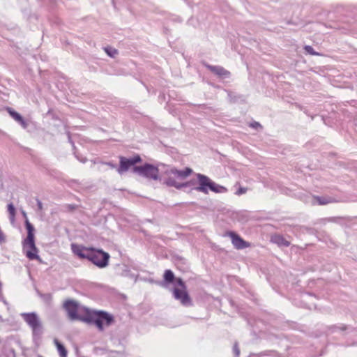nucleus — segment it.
Returning a JSON list of instances; mask_svg holds the SVG:
<instances>
[{"label": "nucleus", "mask_w": 357, "mask_h": 357, "mask_svg": "<svg viewBox=\"0 0 357 357\" xmlns=\"http://www.w3.org/2000/svg\"><path fill=\"white\" fill-rule=\"evenodd\" d=\"M192 172L193 170L190 167H185L183 170H178L175 167H172L167 169L164 173V183L176 189L191 185L194 190L206 195L208 194V190L215 193L227 192V188L215 183L209 177L202 174H197L196 178H192L188 182H183Z\"/></svg>", "instance_id": "obj_1"}, {"label": "nucleus", "mask_w": 357, "mask_h": 357, "mask_svg": "<svg viewBox=\"0 0 357 357\" xmlns=\"http://www.w3.org/2000/svg\"><path fill=\"white\" fill-rule=\"evenodd\" d=\"M83 321L93 324L99 331H102L105 327L110 326L114 322L112 314L104 311L86 310Z\"/></svg>", "instance_id": "obj_2"}, {"label": "nucleus", "mask_w": 357, "mask_h": 357, "mask_svg": "<svg viewBox=\"0 0 357 357\" xmlns=\"http://www.w3.org/2000/svg\"><path fill=\"white\" fill-rule=\"evenodd\" d=\"M132 172L148 178L158 180L159 178V169L157 167L151 164H144L142 166H135Z\"/></svg>", "instance_id": "obj_3"}, {"label": "nucleus", "mask_w": 357, "mask_h": 357, "mask_svg": "<svg viewBox=\"0 0 357 357\" xmlns=\"http://www.w3.org/2000/svg\"><path fill=\"white\" fill-rule=\"evenodd\" d=\"M109 259V255L108 253L92 248L88 260L99 268H104L107 266Z\"/></svg>", "instance_id": "obj_4"}, {"label": "nucleus", "mask_w": 357, "mask_h": 357, "mask_svg": "<svg viewBox=\"0 0 357 357\" xmlns=\"http://www.w3.org/2000/svg\"><path fill=\"white\" fill-rule=\"evenodd\" d=\"M23 252L29 260H40L38 255V250L35 244V238L24 239L22 242Z\"/></svg>", "instance_id": "obj_5"}, {"label": "nucleus", "mask_w": 357, "mask_h": 357, "mask_svg": "<svg viewBox=\"0 0 357 357\" xmlns=\"http://www.w3.org/2000/svg\"><path fill=\"white\" fill-rule=\"evenodd\" d=\"M142 162V158L139 155H135L131 158H127L123 156L119 157V167L118 172L122 174L127 172L131 167H135V165Z\"/></svg>", "instance_id": "obj_6"}, {"label": "nucleus", "mask_w": 357, "mask_h": 357, "mask_svg": "<svg viewBox=\"0 0 357 357\" xmlns=\"http://www.w3.org/2000/svg\"><path fill=\"white\" fill-rule=\"evenodd\" d=\"M24 320L31 328L33 335L41 333V324L35 313H24L22 314Z\"/></svg>", "instance_id": "obj_7"}, {"label": "nucleus", "mask_w": 357, "mask_h": 357, "mask_svg": "<svg viewBox=\"0 0 357 357\" xmlns=\"http://www.w3.org/2000/svg\"><path fill=\"white\" fill-rule=\"evenodd\" d=\"M64 307L67 310L71 319H79L83 321L84 316L79 314L81 307L79 304L74 301H66L64 303Z\"/></svg>", "instance_id": "obj_8"}, {"label": "nucleus", "mask_w": 357, "mask_h": 357, "mask_svg": "<svg viewBox=\"0 0 357 357\" xmlns=\"http://www.w3.org/2000/svg\"><path fill=\"white\" fill-rule=\"evenodd\" d=\"M71 250L73 253L79 259H88L90 252H91L92 248H87L82 245L72 243Z\"/></svg>", "instance_id": "obj_9"}, {"label": "nucleus", "mask_w": 357, "mask_h": 357, "mask_svg": "<svg viewBox=\"0 0 357 357\" xmlns=\"http://www.w3.org/2000/svg\"><path fill=\"white\" fill-rule=\"evenodd\" d=\"M227 235L231 238L232 244L238 250L250 246L248 242L245 241L240 236L233 231L228 232Z\"/></svg>", "instance_id": "obj_10"}, {"label": "nucleus", "mask_w": 357, "mask_h": 357, "mask_svg": "<svg viewBox=\"0 0 357 357\" xmlns=\"http://www.w3.org/2000/svg\"><path fill=\"white\" fill-rule=\"evenodd\" d=\"M271 241L277 244L278 246L288 247L290 245V241L287 240L282 235L273 234L271 237Z\"/></svg>", "instance_id": "obj_11"}, {"label": "nucleus", "mask_w": 357, "mask_h": 357, "mask_svg": "<svg viewBox=\"0 0 357 357\" xmlns=\"http://www.w3.org/2000/svg\"><path fill=\"white\" fill-rule=\"evenodd\" d=\"M174 296L181 301L183 305H189L191 303L188 291H174Z\"/></svg>", "instance_id": "obj_12"}, {"label": "nucleus", "mask_w": 357, "mask_h": 357, "mask_svg": "<svg viewBox=\"0 0 357 357\" xmlns=\"http://www.w3.org/2000/svg\"><path fill=\"white\" fill-rule=\"evenodd\" d=\"M54 344L56 346L60 357H67L68 351L66 350L64 345L61 343L58 339L54 340Z\"/></svg>", "instance_id": "obj_13"}, {"label": "nucleus", "mask_w": 357, "mask_h": 357, "mask_svg": "<svg viewBox=\"0 0 357 357\" xmlns=\"http://www.w3.org/2000/svg\"><path fill=\"white\" fill-rule=\"evenodd\" d=\"M7 112L9 113V114L17 122L21 123L24 127H26V123L22 116L17 113V112L14 111L10 107H8L6 109Z\"/></svg>", "instance_id": "obj_14"}, {"label": "nucleus", "mask_w": 357, "mask_h": 357, "mask_svg": "<svg viewBox=\"0 0 357 357\" xmlns=\"http://www.w3.org/2000/svg\"><path fill=\"white\" fill-rule=\"evenodd\" d=\"M208 68L211 72L220 76L227 75L229 74V73L222 67L208 66Z\"/></svg>", "instance_id": "obj_15"}, {"label": "nucleus", "mask_w": 357, "mask_h": 357, "mask_svg": "<svg viewBox=\"0 0 357 357\" xmlns=\"http://www.w3.org/2000/svg\"><path fill=\"white\" fill-rule=\"evenodd\" d=\"M25 225H26V229L27 230V236H26V239H33V238H35V236H34V227L29 222L28 219H26V221H25Z\"/></svg>", "instance_id": "obj_16"}, {"label": "nucleus", "mask_w": 357, "mask_h": 357, "mask_svg": "<svg viewBox=\"0 0 357 357\" xmlns=\"http://www.w3.org/2000/svg\"><path fill=\"white\" fill-rule=\"evenodd\" d=\"M163 279L166 283H174L175 280L174 273L171 270H165L163 275Z\"/></svg>", "instance_id": "obj_17"}, {"label": "nucleus", "mask_w": 357, "mask_h": 357, "mask_svg": "<svg viewBox=\"0 0 357 357\" xmlns=\"http://www.w3.org/2000/svg\"><path fill=\"white\" fill-rule=\"evenodd\" d=\"M314 199L316 200L319 205H326L333 202L332 198L326 197L314 196Z\"/></svg>", "instance_id": "obj_18"}, {"label": "nucleus", "mask_w": 357, "mask_h": 357, "mask_svg": "<svg viewBox=\"0 0 357 357\" xmlns=\"http://www.w3.org/2000/svg\"><path fill=\"white\" fill-rule=\"evenodd\" d=\"M105 51L111 57H114L118 54V52L116 49L110 47H105Z\"/></svg>", "instance_id": "obj_19"}, {"label": "nucleus", "mask_w": 357, "mask_h": 357, "mask_svg": "<svg viewBox=\"0 0 357 357\" xmlns=\"http://www.w3.org/2000/svg\"><path fill=\"white\" fill-rule=\"evenodd\" d=\"M305 50L307 53H308L310 55H320L318 52H316L314 49L310 46V45H305L304 47Z\"/></svg>", "instance_id": "obj_20"}, {"label": "nucleus", "mask_w": 357, "mask_h": 357, "mask_svg": "<svg viewBox=\"0 0 357 357\" xmlns=\"http://www.w3.org/2000/svg\"><path fill=\"white\" fill-rule=\"evenodd\" d=\"M8 211L10 215L14 218L15 215V208L14 206L12 204H8Z\"/></svg>", "instance_id": "obj_21"}, {"label": "nucleus", "mask_w": 357, "mask_h": 357, "mask_svg": "<svg viewBox=\"0 0 357 357\" xmlns=\"http://www.w3.org/2000/svg\"><path fill=\"white\" fill-rule=\"evenodd\" d=\"M174 283L177 284H178V285H179L181 288H184V287H185L184 282H183V281L182 280V279H181V278H175V280H174Z\"/></svg>", "instance_id": "obj_22"}, {"label": "nucleus", "mask_w": 357, "mask_h": 357, "mask_svg": "<svg viewBox=\"0 0 357 357\" xmlns=\"http://www.w3.org/2000/svg\"><path fill=\"white\" fill-rule=\"evenodd\" d=\"M246 192H247V188H246L240 187L238 188V190H237V192H236V194L237 195H241L245 194Z\"/></svg>", "instance_id": "obj_23"}, {"label": "nucleus", "mask_w": 357, "mask_h": 357, "mask_svg": "<svg viewBox=\"0 0 357 357\" xmlns=\"http://www.w3.org/2000/svg\"><path fill=\"white\" fill-rule=\"evenodd\" d=\"M66 208H67V209H68V211H73L75 210L77 207V206H75V205L68 204V205L66 206Z\"/></svg>", "instance_id": "obj_24"}, {"label": "nucleus", "mask_w": 357, "mask_h": 357, "mask_svg": "<svg viewBox=\"0 0 357 357\" xmlns=\"http://www.w3.org/2000/svg\"><path fill=\"white\" fill-rule=\"evenodd\" d=\"M38 207L40 211L43 210V204L40 200L37 201Z\"/></svg>", "instance_id": "obj_25"}, {"label": "nucleus", "mask_w": 357, "mask_h": 357, "mask_svg": "<svg viewBox=\"0 0 357 357\" xmlns=\"http://www.w3.org/2000/svg\"><path fill=\"white\" fill-rule=\"evenodd\" d=\"M23 216L26 218V220L27 219L26 214L25 212H23Z\"/></svg>", "instance_id": "obj_26"}]
</instances>
